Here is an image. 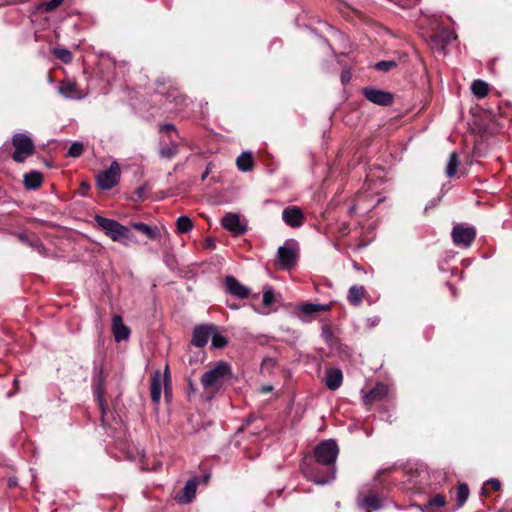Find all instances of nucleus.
<instances>
[{"mask_svg": "<svg viewBox=\"0 0 512 512\" xmlns=\"http://www.w3.org/2000/svg\"><path fill=\"white\" fill-rule=\"evenodd\" d=\"M214 332L213 326H197L193 331L191 343L196 347H204Z\"/></svg>", "mask_w": 512, "mask_h": 512, "instance_id": "obj_14", "label": "nucleus"}, {"mask_svg": "<svg viewBox=\"0 0 512 512\" xmlns=\"http://www.w3.org/2000/svg\"><path fill=\"white\" fill-rule=\"evenodd\" d=\"M273 390V387L271 385H266V386H262L260 391L262 393H268V392H271Z\"/></svg>", "mask_w": 512, "mask_h": 512, "instance_id": "obj_44", "label": "nucleus"}, {"mask_svg": "<svg viewBox=\"0 0 512 512\" xmlns=\"http://www.w3.org/2000/svg\"><path fill=\"white\" fill-rule=\"evenodd\" d=\"M365 295L366 289L364 286L354 285L350 287L347 298L352 305L358 306L362 302Z\"/></svg>", "mask_w": 512, "mask_h": 512, "instance_id": "obj_22", "label": "nucleus"}, {"mask_svg": "<svg viewBox=\"0 0 512 512\" xmlns=\"http://www.w3.org/2000/svg\"><path fill=\"white\" fill-rule=\"evenodd\" d=\"M471 91L477 98H483L488 94L489 85L482 80H474L471 85Z\"/></svg>", "mask_w": 512, "mask_h": 512, "instance_id": "obj_27", "label": "nucleus"}, {"mask_svg": "<svg viewBox=\"0 0 512 512\" xmlns=\"http://www.w3.org/2000/svg\"><path fill=\"white\" fill-rule=\"evenodd\" d=\"M476 237L474 227H468L464 224H457L452 230V239L455 245L464 248L469 247Z\"/></svg>", "mask_w": 512, "mask_h": 512, "instance_id": "obj_7", "label": "nucleus"}, {"mask_svg": "<svg viewBox=\"0 0 512 512\" xmlns=\"http://www.w3.org/2000/svg\"><path fill=\"white\" fill-rule=\"evenodd\" d=\"M488 485H490L494 491H498L501 488V483L498 479H490L484 484V487L482 488V494L488 493V490L486 488V486Z\"/></svg>", "mask_w": 512, "mask_h": 512, "instance_id": "obj_39", "label": "nucleus"}, {"mask_svg": "<svg viewBox=\"0 0 512 512\" xmlns=\"http://www.w3.org/2000/svg\"><path fill=\"white\" fill-rule=\"evenodd\" d=\"M54 55L64 63L72 61V53L67 49H55Z\"/></svg>", "mask_w": 512, "mask_h": 512, "instance_id": "obj_34", "label": "nucleus"}, {"mask_svg": "<svg viewBox=\"0 0 512 512\" xmlns=\"http://www.w3.org/2000/svg\"><path fill=\"white\" fill-rule=\"evenodd\" d=\"M351 80V72L349 70H345L341 74V81L343 84L348 83Z\"/></svg>", "mask_w": 512, "mask_h": 512, "instance_id": "obj_40", "label": "nucleus"}, {"mask_svg": "<svg viewBox=\"0 0 512 512\" xmlns=\"http://www.w3.org/2000/svg\"><path fill=\"white\" fill-rule=\"evenodd\" d=\"M224 283L226 291L232 296H235L240 299H245L250 294V289L244 286L242 283H240L234 276H226Z\"/></svg>", "mask_w": 512, "mask_h": 512, "instance_id": "obj_12", "label": "nucleus"}, {"mask_svg": "<svg viewBox=\"0 0 512 512\" xmlns=\"http://www.w3.org/2000/svg\"><path fill=\"white\" fill-rule=\"evenodd\" d=\"M112 333L116 342L126 341L130 337V328L123 323L120 315L112 318Z\"/></svg>", "mask_w": 512, "mask_h": 512, "instance_id": "obj_15", "label": "nucleus"}, {"mask_svg": "<svg viewBox=\"0 0 512 512\" xmlns=\"http://www.w3.org/2000/svg\"><path fill=\"white\" fill-rule=\"evenodd\" d=\"M395 66L396 63L394 61H380L376 63L375 68L379 71L388 72Z\"/></svg>", "mask_w": 512, "mask_h": 512, "instance_id": "obj_38", "label": "nucleus"}, {"mask_svg": "<svg viewBox=\"0 0 512 512\" xmlns=\"http://www.w3.org/2000/svg\"><path fill=\"white\" fill-rule=\"evenodd\" d=\"M232 376L231 367L226 362H218L212 369L201 377V384L206 390H219V388Z\"/></svg>", "mask_w": 512, "mask_h": 512, "instance_id": "obj_3", "label": "nucleus"}, {"mask_svg": "<svg viewBox=\"0 0 512 512\" xmlns=\"http://www.w3.org/2000/svg\"><path fill=\"white\" fill-rule=\"evenodd\" d=\"M282 219L286 225L299 228L304 224L305 216L298 206H288L282 211Z\"/></svg>", "mask_w": 512, "mask_h": 512, "instance_id": "obj_10", "label": "nucleus"}, {"mask_svg": "<svg viewBox=\"0 0 512 512\" xmlns=\"http://www.w3.org/2000/svg\"><path fill=\"white\" fill-rule=\"evenodd\" d=\"M363 94L367 100L380 106H390L394 100L392 93L375 88H364Z\"/></svg>", "mask_w": 512, "mask_h": 512, "instance_id": "obj_9", "label": "nucleus"}, {"mask_svg": "<svg viewBox=\"0 0 512 512\" xmlns=\"http://www.w3.org/2000/svg\"><path fill=\"white\" fill-rule=\"evenodd\" d=\"M330 309H331V304L306 303L299 307V310L306 315H313L320 311H327Z\"/></svg>", "mask_w": 512, "mask_h": 512, "instance_id": "obj_26", "label": "nucleus"}, {"mask_svg": "<svg viewBox=\"0 0 512 512\" xmlns=\"http://www.w3.org/2000/svg\"><path fill=\"white\" fill-rule=\"evenodd\" d=\"M136 193L139 197H142V194L144 193V188L140 187L136 190Z\"/></svg>", "mask_w": 512, "mask_h": 512, "instance_id": "obj_46", "label": "nucleus"}, {"mask_svg": "<svg viewBox=\"0 0 512 512\" xmlns=\"http://www.w3.org/2000/svg\"><path fill=\"white\" fill-rule=\"evenodd\" d=\"M237 167L242 172H248L252 170L254 166V160L252 153L250 152H243L240 156H238L236 160Z\"/></svg>", "mask_w": 512, "mask_h": 512, "instance_id": "obj_23", "label": "nucleus"}, {"mask_svg": "<svg viewBox=\"0 0 512 512\" xmlns=\"http://www.w3.org/2000/svg\"><path fill=\"white\" fill-rule=\"evenodd\" d=\"M168 366L165 368V374L162 378L159 371H156L151 379L150 383V394L151 399L154 403H158L161 399V393H162V386H165V391H167V385H168ZM168 392H166L167 394Z\"/></svg>", "mask_w": 512, "mask_h": 512, "instance_id": "obj_8", "label": "nucleus"}, {"mask_svg": "<svg viewBox=\"0 0 512 512\" xmlns=\"http://www.w3.org/2000/svg\"><path fill=\"white\" fill-rule=\"evenodd\" d=\"M94 220L97 225L105 232V234L109 236L113 241L128 245L129 242L133 240L129 228L123 226L116 220L105 218L100 215H96Z\"/></svg>", "mask_w": 512, "mask_h": 512, "instance_id": "obj_2", "label": "nucleus"}, {"mask_svg": "<svg viewBox=\"0 0 512 512\" xmlns=\"http://www.w3.org/2000/svg\"><path fill=\"white\" fill-rule=\"evenodd\" d=\"M378 322H379V319H378V318H375V320H373V321H372V324H373V325H376Z\"/></svg>", "mask_w": 512, "mask_h": 512, "instance_id": "obj_48", "label": "nucleus"}, {"mask_svg": "<svg viewBox=\"0 0 512 512\" xmlns=\"http://www.w3.org/2000/svg\"><path fill=\"white\" fill-rule=\"evenodd\" d=\"M446 505V497L443 494L434 495L430 500L420 507L422 512H438L437 509Z\"/></svg>", "mask_w": 512, "mask_h": 512, "instance_id": "obj_21", "label": "nucleus"}, {"mask_svg": "<svg viewBox=\"0 0 512 512\" xmlns=\"http://www.w3.org/2000/svg\"><path fill=\"white\" fill-rule=\"evenodd\" d=\"M222 226L236 234H243L246 230V226L241 222L240 216L234 213H227L223 216L221 220Z\"/></svg>", "mask_w": 512, "mask_h": 512, "instance_id": "obj_13", "label": "nucleus"}, {"mask_svg": "<svg viewBox=\"0 0 512 512\" xmlns=\"http://www.w3.org/2000/svg\"><path fill=\"white\" fill-rule=\"evenodd\" d=\"M58 92L65 98L81 99L83 97V95L78 89L76 82L72 80H66L61 82L58 87Z\"/></svg>", "mask_w": 512, "mask_h": 512, "instance_id": "obj_17", "label": "nucleus"}, {"mask_svg": "<svg viewBox=\"0 0 512 512\" xmlns=\"http://www.w3.org/2000/svg\"><path fill=\"white\" fill-rule=\"evenodd\" d=\"M388 393V388L383 383H377L373 389L365 393L363 402L365 405H370L373 402L383 399Z\"/></svg>", "mask_w": 512, "mask_h": 512, "instance_id": "obj_16", "label": "nucleus"}, {"mask_svg": "<svg viewBox=\"0 0 512 512\" xmlns=\"http://www.w3.org/2000/svg\"><path fill=\"white\" fill-rule=\"evenodd\" d=\"M315 458L316 461L321 464L329 467V473L327 477H318L315 475H311L310 473L305 471V475L308 479L313 481L318 485H325L331 481H333L336 477V468L335 462L339 454V448L335 440L329 439L324 440L320 444H318L315 448Z\"/></svg>", "mask_w": 512, "mask_h": 512, "instance_id": "obj_1", "label": "nucleus"}, {"mask_svg": "<svg viewBox=\"0 0 512 512\" xmlns=\"http://www.w3.org/2000/svg\"><path fill=\"white\" fill-rule=\"evenodd\" d=\"M274 302V291L270 286H266L263 291L262 303L265 307H269Z\"/></svg>", "mask_w": 512, "mask_h": 512, "instance_id": "obj_32", "label": "nucleus"}, {"mask_svg": "<svg viewBox=\"0 0 512 512\" xmlns=\"http://www.w3.org/2000/svg\"><path fill=\"white\" fill-rule=\"evenodd\" d=\"M343 380V374L340 369L331 368L326 372L325 384L330 390L338 389Z\"/></svg>", "mask_w": 512, "mask_h": 512, "instance_id": "obj_19", "label": "nucleus"}, {"mask_svg": "<svg viewBox=\"0 0 512 512\" xmlns=\"http://www.w3.org/2000/svg\"><path fill=\"white\" fill-rule=\"evenodd\" d=\"M131 226L142 232L144 235H146L151 240L161 241V233L160 229L157 226H149L145 223H132Z\"/></svg>", "mask_w": 512, "mask_h": 512, "instance_id": "obj_20", "label": "nucleus"}, {"mask_svg": "<svg viewBox=\"0 0 512 512\" xmlns=\"http://www.w3.org/2000/svg\"><path fill=\"white\" fill-rule=\"evenodd\" d=\"M193 228V222L188 216H180L176 220V229L179 234L188 233Z\"/></svg>", "mask_w": 512, "mask_h": 512, "instance_id": "obj_29", "label": "nucleus"}, {"mask_svg": "<svg viewBox=\"0 0 512 512\" xmlns=\"http://www.w3.org/2000/svg\"><path fill=\"white\" fill-rule=\"evenodd\" d=\"M442 40L446 43V44H449L451 43L452 41L456 40L457 39V35L455 33V31H452V30H447V29H443L441 31V34H440Z\"/></svg>", "mask_w": 512, "mask_h": 512, "instance_id": "obj_36", "label": "nucleus"}, {"mask_svg": "<svg viewBox=\"0 0 512 512\" xmlns=\"http://www.w3.org/2000/svg\"><path fill=\"white\" fill-rule=\"evenodd\" d=\"M322 335L323 337L326 339V340H329L332 336V333H331V330H330V327L328 325H324L322 327Z\"/></svg>", "mask_w": 512, "mask_h": 512, "instance_id": "obj_41", "label": "nucleus"}, {"mask_svg": "<svg viewBox=\"0 0 512 512\" xmlns=\"http://www.w3.org/2000/svg\"><path fill=\"white\" fill-rule=\"evenodd\" d=\"M458 165H459L458 155L455 152H453L450 154L448 163L446 166L447 177L452 178L456 174Z\"/></svg>", "mask_w": 512, "mask_h": 512, "instance_id": "obj_30", "label": "nucleus"}, {"mask_svg": "<svg viewBox=\"0 0 512 512\" xmlns=\"http://www.w3.org/2000/svg\"><path fill=\"white\" fill-rule=\"evenodd\" d=\"M178 99L180 100V102L184 101V97H177V96H173V101H178Z\"/></svg>", "mask_w": 512, "mask_h": 512, "instance_id": "obj_47", "label": "nucleus"}, {"mask_svg": "<svg viewBox=\"0 0 512 512\" xmlns=\"http://www.w3.org/2000/svg\"><path fill=\"white\" fill-rule=\"evenodd\" d=\"M24 184L28 189H37L42 184V174L32 171L24 175Z\"/></svg>", "mask_w": 512, "mask_h": 512, "instance_id": "obj_24", "label": "nucleus"}, {"mask_svg": "<svg viewBox=\"0 0 512 512\" xmlns=\"http://www.w3.org/2000/svg\"><path fill=\"white\" fill-rule=\"evenodd\" d=\"M20 239H21V241H23L24 243L29 245L32 249L37 251L41 256H43V257L48 256L47 249L45 248V246L43 245V243L41 242V240L39 238L33 237L32 239H29L25 235H20Z\"/></svg>", "mask_w": 512, "mask_h": 512, "instance_id": "obj_25", "label": "nucleus"}, {"mask_svg": "<svg viewBox=\"0 0 512 512\" xmlns=\"http://www.w3.org/2000/svg\"><path fill=\"white\" fill-rule=\"evenodd\" d=\"M83 144L81 142L73 143L68 150V155L70 157H79L83 153Z\"/></svg>", "mask_w": 512, "mask_h": 512, "instance_id": "obj_35", "label": "nucleus"}, {"mask_svg": "<svg viewBox=\"0 0 512 512\" xmlns=\"http://www.w3.org/2000/svg\"><path fill=\"white\" fill-rule=\"evenodd\" d=\"M64 0H50L47 2H42L39 4V9L44 10L45 12H52L57 7H59Z\"/></svg>", "mask_w": 512, "mask_h": 512, "instance_id": "obj_33", "label": "nucleus"}, {"mask_svg": "<svg viewBox=\"0 0 512 512\" xmlns=\"http://www.w3.org/2000/svg\"><path fill=\"white\" fill-rule=\"evenodd\" d=\"M17 485H18L17 478H15V477H10V478L8 479V486H9L10 488H14V487H16Z\"/></svg>", "mask_w": 512, "mask_h": 512, "instance_id": "obj_43", "label": "nucleus"}, {"mask_svg": "<svg viewBox=\"0 0 512 512\" xmlns=\"http://www.w3.org/2000/svg\"><path fill=\"white\" fill-rule=\"evenodd\" d=\"M277 257L282 269H291L296 264L298 257L296 245L292 242H286L278 248Z\"/></svg>", "mask_w": 512, "mask_h": 512, "instance_id": "obj_6", "label": "nucleus"}, {"mask_svg": "<svg viewBox=\"0 0 512 512\" xmlns=\"http://www.w3.org/2000/svg\"><path fill=\"white\" fill-rule=\"evenodd\" d=\"M227 345V340L224 336L219 334L212 335V346L215 348H223Z\"/></svg>", "mask_w": 512, "mask_h": 512, "instance_id": "obj_37", "label": "nucleus"}, {"mask_svg": "<svg viewBox=\"0 0 512 512\" xmlns=\"http://www.w3.org/2000/svg\"><path fill=\"white\" fill-rule=\"evenodd\" d=\"M12 145L15 148L12 159L18 163L24 162L35 150L32 139L25 133L14 134L12 137Z\"/></svg>", "mask_w": 512, "mask_h": 512, "instance_id": "obj_4", "label": "nucleus"}, {"mask_svg": "<svg viewBox=\"0 0 512 512\" xmlns=\"http://www.w3.org/2000/svg\"><path fill=\"white\" fill-rule=\"evenodd\" d=\"M120 166L114 161L110 167L97 175V184L102 190L112 189L119 181Z\"/></svg>", "mask_w": 512, "mask_h": 512, "instance_id": "obj_5", "label": "nucleus"}, {"mask_svg": "<svg viewBox=\"0 0 512 512\" xmlns=\"http://www.w3.org/2000/svg\"><path fill=\"white\" fill-rule=\"evenodd\" d=\"M209 173H210V168L207 167L206 170L204 171V173L201 175V180L204 181Z\"/></svg>", "mask_w": 512, "mask_h": 512, "instance_id": "obj_45", "label": "nucleus"}, {"mask_svg": "<svg viewBox=\"0 0 512 512\" xmlns=\"http://www.w3.org/2000/svg\"><path fill=\"white\" fill-rule=\"evenodd\" d=\"M198 481L197 479H190L183 487L181 493L177 496L180 503H190L195 497Z\"/></svg>", "mask_w": 512, "mask_h": 512, "instance_id": "obj_18", "label": "nucleus"}, {"mask_svg": "<svg viewBox=\"0 0 512 512\" xmlns=\"http://www.w3.org/2000/svg\"><path fill=\"white\" fill-rule=\"evenodd\" d=\"M159 153L162 158L171 159L178 153V144L171 143V145L162 146Z\"/></svg>", "mask_w": 512, "mask_h": 512, "instance_id": "obj_31", "label": "nucleus"}, {"mask_svg": "<svg viewBox=\"0 0 512 512\" xmlns=\"http://www.w3.org/2000/svg\"><path fill=\"white\" fill-rule=\"evenodd\" d=\"M161 131H165V132H176V129H175V126L172 125V124H164L162 127H161Z\"/></svg>", "mask_w": 512, "mask_h": 512, "instance_id": "obj_42", "label": "nucleus"}, {"mask_svg": "<svg viewBox=\"0 0 512 512\" xmlns=\"http://www.w3.org/2000/svg\"><path fill=\"white\" fill-rule=\"evenodd\" d=\"M383 499L374 492L367 494L359 493L357 496V504L360 508L365 509L367 512L372 510H380L383 507Z\"/></svg>", "mask_w": 512, "mask_h": 512, "instance_id": "obj_11", "label": "nucleus"}, {"mask_svg": "<svg viewBox=\"0 0 512 512\" xmlns=\"http://www.w3.org/2000/svg\"><path fill=\"white\" fill-rule=\"evenodd\" d=\"M470 491L465 483H461L457 486L456 490V500H457V508H461L466 501L468 500Z\"/></svg>", "mask_w": 512, "mask_h": 512, "instance_id": "obj_28", "label": "nucleus"}]
</instances>
